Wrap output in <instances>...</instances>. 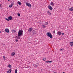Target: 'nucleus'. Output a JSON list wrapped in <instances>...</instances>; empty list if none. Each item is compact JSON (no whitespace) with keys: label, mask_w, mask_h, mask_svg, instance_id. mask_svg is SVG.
<instances>
[{"label":"nucleus","mask_w":73,"mask_h":73,"mask_svg":"<svg viewBox=\"0 0 73 73\" xmlns=\"http://www.w3.org/2000/svg\"><path fill=\"white\" fill-rule=\"evenodd\" d=\"M23 33V30H19L18 32V37H20V36H21V35H22Z\"/></svg>","instance_id":"1"},{"label":"nucleus","mask_w":73,"mask_h":73,"mask_svg":"<svg viewBox=\"0 0 73 73\" xmlns=\"http://www.w3.org/2000/svg\"><path fill=\"white\" fill-rule=\"evenodd\" d=\"M46 35L47 36H48L49 37H50V38H53V36H52V35L49 32H47L46 33Z\"/></svg>","instance_id":"2"},{"label":"nucleus","mask_w":73,"mask_h":73,"mask_svg":"<svg viewBox=\"0 0 73 73\" xmlns=\"http://www.w3.org/2000/svg\"><path fill=\"white\" fill-rule=\"evenodd\" d=\"M26 5L27 6H28L29 8H31L32 7V5L31 4L28 3H26Z\"/></svg>","instance_id":"3"},{"label":"nucleus","mask_w":73,"mask_h":73,"mask_svg":"<svg viewBox=\"0 0 73 73\" xmlns=\"http://www.w3.org/2000/svg\"><path fill=\"white\" fill-rule=\"evenodd\" d=\"M36 33V31H35L34 30L33 31L31 32V34H32V35H35V34Z\"/></svg>","instance_id":"4"},{"label":"nucleus","mask_w":73,"mask_h":73,"mask_svg":"<svg viewBox=\"0 0 73 73\" xmlns=\"http://www.w3.org/2000/svg\"><path fill=\"white\" fill-rule=\"evenodd\" d=\"M48 8L49 9H50V10L51 11H52V9H53V8H52V7H51L50 5L48 6Z\"/></svg>","instance_id":"5"},{"label":"nucleus","mask_w":73,"mask_h":73,"mask_svg":"<svg viewBox=\"0 0 73 73\" xmlns=\"http://www.w3.org/2000/svg\"><path fill=\"white\" fill-rule=\"evenodd\" d=\"M33 30V29L30 28H29L28 30V32L29 33H30V32H31Z\"/></svg>","instance_id":"6"},{"label":"nucleus","mask_w":73,"mask_h":73,"mask_svg":"<svg viewBox=\"0 0 73 73\" xmlns=\"http://www.w3.org/2000/svg\"><path fill=\"white\" fill-rule=\"evenodd\" d=\"M5 31L7 33H9V29H5Z\"/></svg>","instance_id":"7"},{"label":"nucleus","mask_w":73,"mask_h":73,"mask_svg":"<svg viewBox=\"0 0 73 73\" xmlns=\"http://www.w3.org/2000/svg\"><path fill=\"white\" fill-rule=\"evenodd\" d=\"M57 34V35H61L62 34V33H61V32H60V31H58Z\"/></svg>","instance_id":"8"},{"label":"nucleus","mask_w":73,"mask_h":73,"mask_svg":"<svg viewBox=\"0 0 73 73\" xmlns=\"http://www.w3.org/2000/svg\"><path fill=\"white\" fill-rule=\"evenodd\" d=\"M68 10H69V11H73V7H71L69 9H68Z\"/></svg>","instance_id":"9"},{"label":"nucleus","mask_w":73,"mask_h":73,"mask_svg":"<svg viewBox=\"0 0 73 73\" xmlns=\"http://www.w3.org/2000/svg\"><path fill=\"white\" fill-rule=\"evenodd\" d=\"M8 19L9 21L11 20H12V17L11 16L9 17H8Z\"/></svg>","instance_id":"10"},{"label":"nucleus","mask_w":73,"mask_h":73,"mask_svg":"<svg viewBox=\"0 0 73 73\" xmlns=\"http://www.w3.org/2000/svg\"><path fill=\"white\" fill-rule=\"evenodd\" d=\"M70 45L71 46H73V42H72L70 43Z\"/></svg>","instance_id":"11"},{"label":"nucleus","mask_w":73,"mask_h":73,"mask_svg":"<svg viewBox=\"0 0 73 73\" xmlns=\"http://www.w3.org/2000/svg\"><path fill=\"white\" fill-rule=\"evenodd\" d=\"M11 71H12L11 69H10L9 70H8L7 71V73H11Z\"/></svg>","instance_id":"12"},{"label":"nucleus","mask_w":73,"mask_h":73,"mask_svg":"<svg viewBox=\"0 0 73 73\" xmlns=\"http://www.w3.org/2000/svg\"><path fill=\"white\" fill-rule=\"evenodd\" d=\"M42 28L43 29H44L46 28V26L45 25H42Z\"/></svg>","instance_id":"13"},{"label":"nucleus","mask_w":73,"mask_h":73,"mask_svg":"<svg viewBox=\"0 0 73 73\" xmlns=\"http://www.w3.org/2000/svg\"><path fill=\"white\" fill-rule=\"evenodd\" d=\"M15 52H13L11 53V56H15Z\"/></svg>","instance_id":"14"},{"label":"nucleus","mask_w":73,"mask_h":73,"mask_svg":"<svg viewBox=\"0 0 73 73\" xmlns=\"http://www.w3.org/2000/svg\"><path fill=\"white\" fill-rule=\"evenodd\" d=\"M12 32L13 33H15V32H16V29H14V30L12 31Z\"/></svg>","instance_id":"15"},{"label":"nucleus","mask_w":73,"mask_h":73,"mask_svg":"<svg viewBox=\"0 0 73 73\" xmlns=\"http://www.w3.org/2000/svg\"><path fill=\"white\" fill-rule=\"evenodd\" d=\"M50 5H52V6H53V5H54V3H53V2H51Z\"/></svg>","instance_id":"16"},{"label":"nucleus","mask_w":73,"mask_h":73,"mask_svg":"<svg viewBox=\"0 0 73 73\" xmlns=\"http://www.w3.org/2000/svg\"><path fill=\"white\" fill-rule=\"evenodd\" d=\"M52 62L51 61L47 60V61L45 62H47V63H48V62L51 63V62Z\"/></svg>","instance_id":"17"},{"label":"nucleus","mask_w":73,"mask_h":73,"mask_svg":"<svg viewBox=\"0 0 73 73\" xmlns=\"http://www.w3.org/2000/svg\"><path fill=\"white\" fill-rule=\"evenodd\" d=\"M8 66L9 68H11L12 66H11V64H9L8 65Z\"/></svg>","instance_id":"18"},{"label":"nucleus","mask_w":73,"mask_h":73,"mask_svg":"<svg viewBox=\"0 0 73 73\" xmlns=\"http://www.w3.org/2000/svg\"><path fill=\"white\" fill-rule=\"evenodd\" d=\"M33 65L34 66V67H36L37 68V66L36 64H33Z\"/></svg>","instance_id":"19"},{"label":"nucleus","mask_w":73,"mask_h":73,"mask_svg":"<svg viewBox=\"0 0 73 73\" xmlns=\"http://www.w3.org/2000/svg\"><path fill=\"white\" fill-rule=\"evenodd\" d=\"M17 3H18L19 5H21V2H20L19 1H18Z\"/></svg>","instance_id":"20"},{"label":"nucleus","mask_w":73,"mask_h":73,"mask_svg":"<svg viewBox=\"0 0 73 73\" xmlns=\"http://www.w3.org/2000/svg\"><path fill=\"white\" fill-rule=\"evenodd\" d=\"M47 13L49 14V15H51V13H50V12H49V11H47Z\"/></svg>","instance_id":"21"},{"label":"nucleus","mask_w":73,"mask_h":73,"mask_svg":"<svg viewBox=\"0 0 73 73\" xmlns=\"http://www.w3.org/2000/svg\"><path fill=\"white\" fill-rule=\"evenodd\" d=\"M15 73H17V69H16L15 71Z\"/></svg>","instance_id":"22"},{"label":"nucleus","mask_w":73,"mask_h":73,"mask_svg":"<svg viewBox=\"0 0 73 73\" xmlns=\"http://www.w3.org/2000/svg\"><path fill=\"white\" fill-rule=\"evenodd\" d=\"M42 60H43V61H45V60H46V58H43L42 59Z\"/></svg>","instance_id":"23"},{"label":"nucleus","mask_w":73,"mask_h":73,"mask_svg":"<svg viewBox=\"0 0 73 73\" xmlns=\"http://www.w3.org/2000/svg\"><path fill=\"white\" fill-rule=\"evenodd\" d=\"M15 4V3H12L11 4V5L13 6V5H14Z\"/></svg>","instance_id":"24"},{"label":"nucleus","mask_w":73,"mask_h":73,"mask_svg":"<svg viewBox=\"0 0 73 73\" xmlns=\"http://www.w3.org/2000/svg\"><path fill=\"white\" fill-rule=\"evenodd\" d=\"M60 51H61V52H62V50H64V49L62 48V49H60Z\"/></svg>","instance_id":"25"},{"label":"nucleus","mask_w":73,"mask_h":73,"mask_svg":"<svg viewBox=\"0 0 73 73\" xmlns=\"http://www.w3.org/2000/svg\"><path fill=\"white\" fill-rule=\"evenodd\" d=\"M9 8H12V6L11 5L9 6Z\"/></svg>","instance_id":"26"},{"label":"nucleus","mask_w":73,"mask_h":73,"mask_svg":"<svg viewBox=\"0 0 73 73\" xmlns=\"http://www.w3.org/2000/svg\"><path fill=\"white\" fill-rule=\"evenodd\" d=\"M45 24L46 25H47L48 24V22H46L45 23Z\"/></svg>","instance_id":"27"},{"label":"nucleus","mask_w":73,"mask_h":73,"mask_svg":"<svg viewBox=\"0 0 73 73\" xmlns=\"http://www.w3.org/2000/svg\"><path fill=\"white\" fill-rule=\"evenodd\" d=\"M3 59L4 60H5L6 59H5V56H3Z\"/></svg>","instance_id":"28"},{"label":"nucleus","mask_w":73,"mask_h":73,"mask_svg":"<svg viewBox=\"0 0 73 73\" xmlns=\"http://www.w3.org/2000/svg\"><path fill=\"white\" fill-rule=\"evenodd\" d=\"M18 16L19 17L20 16V14L19 13H18Z\"/></svg>","instance_id":"29"},{"label":"nucleus","mask_w":73,"mask_h":73,"mask_svg":"<svg viewBox=\"0 0 73 73\" xmlns=\"http://www.w3.org/2000/svg\"><path fill=\"white\" fill-rule=\"evenodd\" d=\"M5 20H7V21H9V19H8L7 18H5Z\"/></svg>","instance_id":"30"},{"label":"nucleus","mask_w":73,"mask_h":73,"mask_svg":"<svg viewBox=\"0 0 73 73\" xmlns=\"http://www.w3.org/2000/svg\"><path fill=\"white\" fill-rule=\"evenodd\" d=\"M15 41L16 42H17V41H18V40H17V39H16V40H15Z\"/></svg>","instance_id":"31"},{"label":"nucleus","mask_w":73,"mask_h":73,"mask_svg":"<svg viewBox=\"0 0 73 73\" xmlns=\"http://www.w3.org/2000/svg\"><path fill=\"white\" fill-rule=\"evenodd\" d=\"M1 7V4H0V7Z\"/></svg>","instance_id":"32"},{"label":"nucleus","mask_w":73,"mask_h":73,"mask_svg":"<svg viewBox=\"0 0 73 73\" xmlns=\"http://www.w3.org/2000/svg\"><path fill=\"white\" fill-rule=\"evenodd\" d=\"M62 35H64V33H63L62 34Z\"/></svg>","instance_id":"33"},{"label":"nucleus","mask_w":73,"mask_h":73,"mask_svg":"<svg viewBox=\"0 0 73 73\" xmlns=\"http://www.w3.org/2000/svg\"><path fill=\"white\" fill-rule=\"evenodd\" d=\"M53 73H58L57 72H54Z\"/></svg>","instance_id":"34"},{"label":"nucleus","mask_w":73,"mask_h":73,"mask_svg":"<svg viewBox=\"0 0 73 73\" xmlns=\"http://www.w3.org/2000/svg\"><path fill=\"white\" fill-rule=\"evenodd\" d=\"M0 33H1V31H0Z\"/></svg>","instance_id":"35"},{"label":"nucleus","mask_w":73,"mask_h":73,"mask_svg":"<svg viewBox=\"0 0 73 73\" xmlns=\"http://www.w3.org/2000/svg\"><path fill=\"white\" fill-rule=\"evenodd\" d=\"M65 73V72H63V73Z\"/></svg>","instance_id":"36"},{"label":"nucleus","mask_w":73,"mask_h":73,"mask_svg":"<svg viewBox=\"0 0 73 73\" xmlns=\"http://www.w3.org/2000/svg\"><path fill=\"white\" fill-rule=\"evenodd\" d=\"M54 33H55V31H54Z\"/></svg>","instance_id":"37"},{"label":"nucleus","mask_w":73,"mask_h":73,"mask_svg":"<svg viewBox=\"0 0 73 73\" xmlns=\"http://www.w3.org/2000/svg\"><path fill=\"white\" fill-rule=\"evenodd\" d=\"M8 1H9L10 0H7Z\"/></svg>","instance_id":"38"},{"label":"nucleus","mask_w":73,"mask_h":73,"mask_svg":"<svg viewBox=\"0 0 73 73\" xmlns=\"http://www.w3.org/2000/svg\"><path fill=\"white\" fill-rule=\"evenodd\" d=\"M23 0L24 1V0Z\"/></svg>","instance_id":"39"}]
</instances>
